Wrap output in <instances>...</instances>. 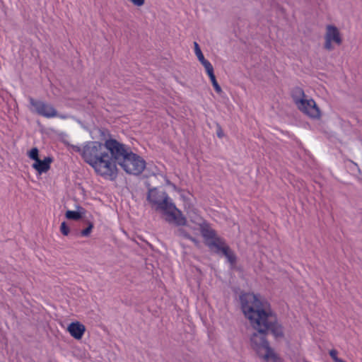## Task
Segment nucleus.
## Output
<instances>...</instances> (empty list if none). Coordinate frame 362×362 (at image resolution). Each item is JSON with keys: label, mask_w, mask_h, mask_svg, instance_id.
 <instances>
[{"label": "nucleus", "mask_w": 362, "mask_h": 362, "mask_svg": "<svg viewBox=\"0 0 362 362\" xmlns=\"http://www.w3.org/2000/svg\"><path fill=\"white\" fill-rule=\"evenodd\" d=\"M241 310L255 330L250 337V345L257 355L265 362H281L270 346L267 336L275 339L284 337V328L272 311L270 304L253 293H241L239 296Z\"/></svg>", "instance_id": "1"}, {"label": "nucleus", "mask_w": 362, "mask_h": 362, "mask_svg": "<svg viewBox=\"0 0 362 362\" xmlns=\"http://www.w3.org/2000/svg\"><path fill=\"white\" fill-rule=\"evenodd\" d=\"M119 141L107 139L105 143L87 141L83 147L82 158L101 176L115 180L118 175L117 167L112 163Z\"/></svg>", "instance_id": "2"}, {"label": "nucleus", "mask_w": 362, "mask_h": 362, "mask_svg": "<svg viewBox=\"0 0 362 362\" xmlns=\"http://www.w3.org/2000/svg\"><path fill=\"white\" fill-rule=\"evenodd\" d=\"M146 187H148L147 202L156 211H163L166 215L165 221L168 223H174L178 226L187 225V218L176 207L165 191L160 190L156 187H151L149 183L146 184Z\"/></svg>", "instance_id": "3"}, {"label": "nucleus", "mask_w": 362, "mask_h": 362, "mask_svg": "<svg viewBox=\"0 0 362 362\" xmlns=\"http://www.w3.org/2000/svg\"><path fill=\"white\" fill-rule=\"evenodd\" d=\"M112 163L119 165L127 174L139 175L146 168V161L130 147L119 141Z\"/></svg>", "instance_id": "4"}, {"label": "nucleus", "mask_w": 362, "mask_h": 362, "mask_svg": "<svg viewBox=\"0 0 362 362\" xmlns=\"http://www.w3.org/2000/svg\"><path fill=\"white\" fill-rule=\"evenodd\" d=\"M30 105L37 115L46 118H52L57 116V111L53 105L47 104L42 100H35L32 97L28 98Z\"/></svg>", "instance_id": "5"}, {"label": "nucleus", "mask_w": 362, "mask_h": 362, "mask_svg": "<svg viewBox=\"0 0 362 362\" xmlns=\"http://www.w3.org/2000/svg\"><path fill=\"white\" fill-rule=\"evenodd\" d=\"M304 101H306L309 104L305 103L301 105L300 103L297 106L298 110L311 118L319 119L321 117V112L315 101L313 99H305Z\"/></svg>", "instance_id": "6"}, {"label": "nucleus", "mask_w": 362, "mask_h": 362, "mask_svg": "<svg viewBox=\"0 0 362 362\" xmlns=\"http://www.w3.org/2000/svg\"><path fill=\"white\" fill-rule=\"evenodd\" d=\"M67 331L75 339L79 340L83 337L86 327L79 322H73L69 325Z\"/></svg>", "instance_id": "7"}, {"label": "nucleus", "mask_w": 362, "mask_h": 362, "mask_svg": "<svg viewBox=\"0 0 362 362\" xmlns=\"http://www.w3.org/2000/svg\"><path fill=\"white\" fill-rule=\"evenodd\" d=\"M52 161L53 158L50 156L45 157L43 160L39 158L33 163L32 167L38 174L41 175L47 173L50 169V165Z\"/></svg>", "instance_id": "8"}, {"label": "nucleus", "mask_w": 362, "mask_h": 362, "mask_svg": "<svg viewBox=\"0 0 362 362\" xmlns=\"http://www.w3.org/2000/svg\"><path fill=\"white\" fill-rule=\"evenodd\" d=\"M325 38L329 39L338 45H341L342 42V39L341 37L339 30L336 26L332 25H328L327 26V31Z\"/></svg>", "instance_id": "9"}, {"label": "nucleus", "mask_w": 362, "mask_h": 362, "mask_svg": "<svg viewBox=\"0 0 362 362\" xmlns=\"http://www.w3.org/2000/svg\"><path fill=\"white\" fill-rule=\"evenodd\" d=\"M200 232L202 237L204 238L206 245H207V243L211 242V240L219 238L216 235V230L212 229L207 223L201 225Z\"/></svg>", "instance_id": "10"}, {"label": "nucleus", "mask_w": 362, "mask_h": 362, "mask_svg": "<svg viewBox=\"0 0 362 362\" xmlns=\"http://www.w3.org/2000/svg\"><path fill=\"white\" fill-rule=\"evenodd\" d=\"M210 250L215 249L214 252L217 255H221L225 247H227L228 245L226 243L225 240L221 238H216L214 240H211V242L207 243L206 245Z\"/></svg>", "instance_id": "11"}, {"label": "nucleus", "mask_w": 362, "mask_h": 362, "mask_svg": "<svg viewBox=\"0 0 362 362\" xmlns=\"http://www.w3.org/2000/svg\"><path fill=\"white\" fill-rule=\"evenodd\" d=\"M291 95L292 97V99L294 102V103L296 105V106H298L301 103V105H303L305 103L309 104L306 101H304L305 96V92L303 88L298 86H296L292 88Z\"/></svg>", "instance_id": "12"}, {"label": "nucleus", "mask_w": 362, "mask_h": 362, "mask_svg": "<svg viewBox=\"0 0 362 362\" xmlns=\"http://www.w3.org/2000/svg\"><path fill=\"white\" fill-rule=\"evenodd\" d=\"M194 46L195 54L197 57L198 60L205 68L206 71L213 69L214 67L211 62L204 58V56L199 47V44L197 42H194Z\"/></svg>", "instance_id": "13"}, {"label": "nucleus", "mask_w": 362, "mask_h": 362, "mask_svg": "<svg viewBox=\"0 0 362 362\" xmlns=\"http://www.w3.org/2000/svg\"><path fill=\"white\" fill-rule=\"evenodd\" d=\"M221 255L224 256L227 259V261L230 264V267L233 268L237 262V256L229 246L225 247V250H223Z\"/></svg>", "instance_id": "14"}, {"label": "nucleus", "mask_w": 362, "mask_h": 362, "mask_svg": "<svg viewBox=\"0 0 362 362\" xmlns=\"http://www.w3.org/2000/svg\"><path fill=\"white\" fill-rule=\"evenodd\" d=\"M207 75L209 76V78H210V81L212 83V86L215 90V91L217 93H220L222 92V89L221 88V86H219L218 83L216 81V76H215V74H214V68L206 71Z\"/></svg>", "instance_id": "15"}, {"label": "nucleus", "mask_w": 362, "mask_h": 362, "mask_svg": "<svg viewBox=\"0 0 362 362\" xmlns=\"http://www.w3.org/2000/svg\"><path fill=\"white\" fill-rule=\"evenodd\" d=\"M175 235L180 237H182L187 240H189L195 243H198L196 238H193L186 230L180 228L175 232Z\"/></svg>", "instance_id": "16"}, {"label": "nucleus", "mask_w": 362, "mask_h": 362, "mask_svg": "<svg viewBox=\"0 0 362 362\" xmlns=\"http://www.w3.org/2000/svg\"><path fill=\"white\" fill-rule=\"evenodd\" d=\"M65 216L67 219L78 221L82 218V214L80 211H66Z\"/></svg>", "instance_id": "17"}, {"label": "nucleus", "mask_w": 362, "mask_h": 362, "mask_svg": "<svg viewBox=\"0 0 362 362\" xmlns=\"http://www.w3.org/2000/svg\"><path fill=\"white\" fill-rule=\"evenodd\" d=\"M94 227V224L93 222H90V221H88V226L82 230L81 232H80V235L82 236V237H88L90 235L93 228Z\"/></svg>", "instance_id": "18"}, {"label": "nucleus", "mask_w": 362, "mask_h": 362, "mask_svg": "<svg viewBox=\"0 0 362 362\" xmlns=\"http://www.w3.org/2000/svg\"><path fill=\"white\" fill-rule=\"evenodd\" d=\"M28 157L33 160L34 161H36V160L39 159V150L37 148L34 147L31 148L28 153Z\"/></svg>", "instance_id": "19"}, {"label": "nucleus", "mask_w": 362, "mask_h": 362, "mask_svg": "<svg viewBox=\"0 0 362 362\" xmlns=\"http://www.w3.org/2000/svg\"><path fill=\"white\" fill-rule=\"evenodd\" d=\"M60 231L65 236H67L69 234L70 228L65 221L61 223Z\"/></svg>", "instance_id": "20"}, {"label": "nucleus", "mask_w": 362, "mask_h": 362, "mask_svg": "<svg viewBox=\"0 0 362 362\" xmlns=\"http://www.w3.org/2000/svg\"><path fill=\"white\" fill-rule=\"evenodd\" d=\"M337 354H338L337 351L335 350V349H332L329 351V356L334 360V362H346L343 359L338 358L337 357Z\"/></svg>", "instance_id": "21"}, {"label": "nucleus", "mask_w": 362, "mask_h": 362, "mask_svg": "<svg viewBox=\"0 0 362 362\" xmlns=\"http://www.w3.org/2000/svg\"><path fill=\"white\" fill-rule=\"evenodd\" d=\"M216 135L220 139H222L224 136V133L222 129V127L218 123H216Z\"/></svg>", "instance_id": "22"}, {"label": "nucleus", "mask_w": 362, "mask_h": 362, "mask_svg": "<svg viewBox=\"0 0 362 362\" xmlns=\"http://www.w3.org/2000/svg\"><path fill=\"white\" fill-rule=\"evenodd\" d=\"M325 45H324V47L325 49L330 51V50H332L334 49L332 45V42L333 41L330 40L329 39H327V38H325Z\"/></svg>", "instance_id": "23"}, {"label": "nucleus", "mask_w": 362, "mask_h": 362, "mask_svg": "<svg viewBox=\"0 0 362 362\" xmlns=\"http://www.w3.org/2000/svg\"><path fill=\"white\" fill-rule=\"evenodd\" d=\"M129 1L136 6H141L144 4L145 0H129Z\"/></svg>", "instance_id": "24"}, {"label": "nucleus", "mask_w": 362, "mask_h": 362, "mask_svg": "<svg viewBox=\"0 0 362 362\" xmlns=\"http://www.w3.org/2000/svg\"><path fill=\"white\" fill-rule=\"evenodd\" d=\"M72 148H73V150H74L75 152L79 153H81V155L82 156V153H83V148H81L80 146H74V145H73V146H72Z\"/></svg>", "instance_id": "25"}, {"label": "nucleus", "mask_w": 362, "mask_h": 362, "mask_svg": "<svg viewBox=\"0 0 362 362\" xmlns=\"http://www.w3.org/2000/svg\"><path fill=\"white\" fill-rule=\"evenodd\" d=\"M165 182L168 185L175 187L168 178H165Z\"/></svg>", "instance_id": "26"}, {"label": "nucleus", "mask_w": 362, "mask_h": 362, "mask_svg": "<svg viewBox=\"0 0 362 362\" xmlns=\"http://www.w3.org/2000/svg\"><path fill=\"white\" fill-rule=\"evenodd\" d=\"M78 209H81V210L84 211L83 208H82V207H78Z\"/></svg>", "instance_id": "27"}]
</instances>
